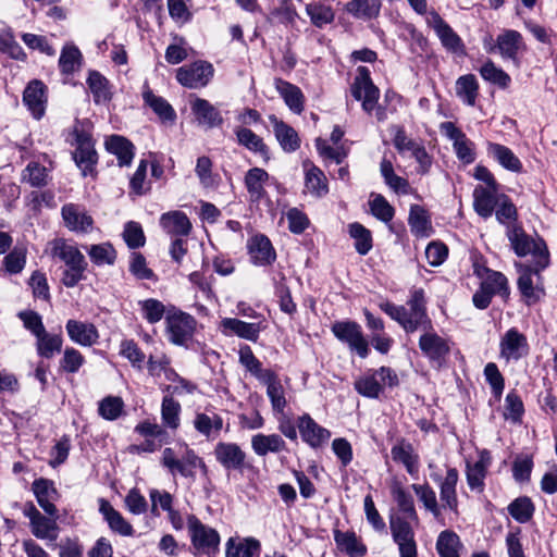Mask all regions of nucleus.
Wrapping results in <instances>:
<instances>
[{
    "mask_svg": "<svg viewBox=\"0 0 557 557\" xmlns=\"http://www.w3.org/2000/svg\"><path fill=\"white\" fill-rule=\"evenodd\" d=\"M65 329L71 341L81 346L90 347L99 338L98 330L92 323L69 320Z\"/></svg>",
    "mask_w": 557,
    "mask_h": 557,
    "instance_id": "aec40b11",
    "label": "nucleus"
},
{
    "mask_svg": "<svg viewBox=\"0 0 557 557\" xmlns=\"http://www.w3.org/2000/svg\"><path fill=\"white\" fill-rule=\"evenodd\" d=\"M508 511L515 520L525 523L531 519L534 507L528 497H520L508 506Z\"/></svg>",
    "mask_w": 557,
    "mask_h": 557,
    "instance_id": "e2e57ef3",
    "label": "nucleus"
},
{
    "mask_svg": "<svg viewBox=\"0 0 557 557\" xmlns=\"http://www.w3.org/2000/svg\"><path fill=\"white\" fill-rule=\"evenodd\" d=\"M380 0H350L346 4V11L357 18L370 20L380 13Z\"/></svg>",
    "mask_w": 557,
    "mask_h": 557,
    "instance_id": "a19ab883",
    "label": "nucleus"
},
{
    "mask_svg": "<svg viewBox=\"0 0 557 557\" xmlns=\"http://www.w3.org/2000/svg\"><path fill=\"white\" fill-rule=\"evenodd\" d=\"M106 148L117 158L120 166L131 165L135 148L128 139L120 135H112L106 140Z\"/></svg>",
    "mask_w": 557,
    "mask_h": 557,
    "instance_id": "2f4dec72",
    "label": "nucleus"
},
{
    "mask_svg": "<svg viewBox=\"0 0 557 557\" xmlns=\"http://www.w3.org/2000/svg\"><path fill=\"white\" fill-rule=\"evenodd\" d=\"M87 84L90 91L92 92L96 103L107 102L111 99L109 82L99 72H90L87 78Z\"/></svg>",
    "mask_w": 557,
    "mask_h": 557,
    "instance_id": "49530a36",
    "label": "nucleus"
},
{
    "mask_svg": "<svg viewBox=\"0 0 557 557\" xmlns=\"http://www.w3.org/2000/svg\"><path fill=\"white\" fill-rule=\"evenodd\" d=\"M496 42L502 57L511 60H516L519 50L523 47L521 34L513 29L502 33Z\"/></svg>",
    "mask_w": 557,
    "mask_h": 557,
    "instance_id": "e433bc0d",
    "label": "nucleus"
},
{
    "mask_svg": "<svg viewBox=\"0 0 557 557\" xmlns=\"http://www.w3.org/2000/svg\"><path fill=\"white\" fill-rule=\"evenodd\" d=\"M195 430L206 438H214L223 429V418L211 412H196L193 421Z\"/></svg>",
    "mask_w": 557,
    "mask_h": 557,
    "instance_id": "cd10ccee",
    "label": "nucleus"
},
{
    "mask_svg": "<svg viewBox=\"0 0 557 557\" xmlns=\"http://www.w3.org/2000/svg\"><path fill=\"white\" fill-rule=\"evenodd\" d=\"M160 224L168 234L172 235H188L191 230L189 219L182 211L163 213L160 218Z\"/></svg>",
    "mask_w": 557,
    "mask_h": 557,
    "instance_id": "c9c22d12",
    "label": "nucleus"
},
{
    "mask_svg": "<svg viewBox=\"0 0 557 557\" xmlns=\"http://www.w3.org/2000/svg\"><path fill=\"white\" fill-rule=\"evenodd\" d=\"M412 490L414 491L419 500L423 504L424 508L429 510L435 518H440L441 506L437 503L436 494L433 488L428 484H412Z\"/></svg>",
    "mask_w": 557,
    "mask_h": 557,
    "instance_id": "864d4df0",
    "label": "nucleus"
},
{
    "mask_svg": "<svg viewBox=\"0 0 557 557\" xmlns=\"http://www.w3.org/2000/svg\"><path fill=\"white\" fill-rule=\"evenodd\" d=\"M29 525L32 533L37 539L54 541L58 537V524L55 519H50L41 515Z\"/></svg>",
    "mask_w": 557,
    "mask_h": 557,
    "instance_id": "603ef678",
    "label": "nucleus"
},
{
    "mask_svg": "<svg viewBox=\"0 0 557 557\" xmlns=\"http://www.w3.org/2000/svg\"><path fill=\"white\" fill-rule=\"evenodd\" d=\"M64 225L75 233H89L92 231L94 219L84 207L76 203H65L61 208Z\"/></svg>",
    "mask_w": 557,
    "mask_h": 557,
    "instance_id": "ddd939ff",
    "label": "nucleus"
},
{
    "mask_svg": "<svg viewBox=\"0 0 557 557\" xmlns=\"http://www.w3.org/2000/svg\"><path fill=\"white\" fill-rule=\"evenodd\" d=\"M480 74L485 81L498 85L502 88H506L510 83V76L502 69L497 67L492 61L486 62L480 69Z\"/></svg>",
    "mask_w": 557,
    "mask_h": 557,
    "instance_id": "69168bd1",
    "label": "nucleus"
},
{
    "mask_svg": "<svg viewBox=\"0 0 557 557\" xmlns=\"http://www.w3.org/2000/svg\"><path fill=\"white\" fill-rule=\"evenodd\" d=\"M221 324L226 335H236L250 342H257L261 331L258 323H248L234 318H225Z\"/></svg>",
    "mask_w": 557,
    "mask_h": 557,
    "instance_id": "393cba45",
    "label": "nucleus"
},
{
    "mask_svg": "<svg viewBox=\"0 0 557 557\" xmlns=\"http://www.w3.org/2000/svg\"><path fill=\"white\" fill-rule=\"evenodd\" d=\"M497 208H495L496 220L504 225L517 224V209L511 200L504 194L500 195Z\"/></svg>",
    "mask_w": 557,
    "mask_h": 557,
    "instance_id": "680f3d73",
    "label": "nucleus"
},
{
    "mask_svg": "<svg viewBox=\"0 0 557 557\" xmlns=\"http://www.w3.org/2000/svg\"><path fill=\"white\" fill-rule=\"evenodd\" d=\"M32 490L36 496L38 505L50 517H57V507L54 502L59 498V493L54 483L48 479H37L32 484Z\"/></svg>",
    "mask_w": 557,
    "mask_h": 557,
    "instance_id": "2eb2a0df",
    "label": "nucleus"
},
{
    "mask_svg": "<svg viewBox=\"0 0 557 557\" xmlns=\"http://www.w3.org/2000/svg\"><path fill=\"white\" fill-rule=\"evenodd\" d=\"M187 525L194 548L208 557H214L220 546V535L218 531L203 524L194 515L188 516Z\"/></svg>",
    "mask_w": 557,
    "mask_h": 557,
    "instance_id": "20e7f679",
    "label": "nucleus"
},
{
    "mask_svg": "<svg viewBox=\"0 0 557 557\" xmlns=\"http://www.w3.org/2000/svg\"><path fill=\"white\" fill-rule=\"evenodd\" d=\"M297 429L301 440L312 448L323 446L331 437V432L318 424L308 413L298 418Z\"/></svg>",
    "mask_w": 557,
    "mask_h": 557,
    "instance_id": "4468645a",
    "label": "nucleus"
},
{
    "mask_svg": "<svg viewBox=\"0 0 557 557\" xmlns=\"http://www.w3.org/2000/svg\"><path fill=\"white\" fill-rule=\"evenodd\" d=\"M351 95L356 100L362 102V109L366 112L371 113L375 109L380 90L374 86L368 67L359 66L357 69V75L351 85Z\"/></svg>",
    "mask_w": 557,
    "mask_h": 557,
    "instance_id": "0eeeda50",
    "label": "nucleus"
},
{
    "mask_svg": "<svg viewBox=\"0 0 557 557\" xmlns=\"http://www.w3.org/2000/svg\"><path fill=\"white\" fill-rule=\"evenodd\" d=\"M52 256L62 260L69 268H86L84 255L74 245L64 239H55L52 243Z\"/></svg>",
    "mask_w": 557,
    "mask_h": 557,
    "instance_id": "b1692460",
    "label": "nucleus"
},
{
    "mask_svg": "<svg viewBox=\"0 0 557 557\" xmlns=\"http://www.w3.org/2000/svg\"><path fill=\"white\" fill-rule=\"evenodd\" d=\"M331 330L339 342L346 344L360 358L368 357L370 352L369 343L363 335L360 324L351 320L336 321Z\"/></svg>",
    "mask_w": 557,
    "mask_h": 557,
    "instance_id": "39448f33",
    "label": "nucleus"
},
{
    "mask_svg": "<svg viewBox=\"0 0 557 557\" xmlns=\"http://www.w3.org/2000/svg\"><path fill=\"white\" fill-rule=\"evenodd\" d=\"M459 537L451 531H443L437 539L436 549L441 557H459Z\"/></svg>",
    "mask_w": 557,
    "mask_h": 557,
    "instance_id": "13d9d810",
    "label": "nucleus"
},
{
    "mask_svg": "<svg viewBox=\"0 0 557 557\" xmlns=\"http://www.w3.org/2000/svg\"><path fill=\"white\" fill-rule=\"evenodd\" d=\"M500 195L497 191V187L476 186L473 191L475 212L484 219L490 218L500 200Z\"/></svg>",
    "mask_w": 557,
    "mask_h": 557,
    "instance_id": "a211bd4d",
    "label": "nucleus"
},
{
    "mask_svg": "<svg viewBox=\"0 0 557 557\" xmlns=\"http://www.w3.org/2000/svg\"><path fill=\"white\" fill-rule=\"evenodd\" d=\"M251 448L259 457H264L269 453L277 454L286 449V443L278 434L258 433L251 437Z\"/></svg>",
    "mask_w": 557,
    "mask_h": 557,
    "instance_id": "5701e85b",
    "label": "nucleus"
},
{
    "mask_svg": "<svg viewBox=\"0 0 557 557\" xmlns=\"http://www.w3.org/2000/svg\"><path fill=\"white\" fill-rule=\"evenodd\" d=\"M191 110L199 124L206 125L209 128L221 126L223 123V117L219 110L206 99L197 98L191 103Z\"/></svg>",
    "mask_w": 557,
    "mask_h": 557,
    "instance_id": "7c9ffc66",
    "label": "nucleus"
},
{
    "mask_svg": "<svg viewBox=\"0 0 557 557\" xmlns=\"http://www.w3.org/2000/svg\"><path fill=\"white\" fill-rule=\"evenodd\" d=\"M407 306L408 308L389 301L379 305L380 309L396 321L406 333L422 331L419 338L420 350L430 361L441 364L449 352V345L433 327L432 320L426 313L423 289L412 290Z\"/></svg>",
    "mask_w": 557,
    "mask_h": 557,
    "instance_id": "f257e3e1",
    "label": "nucleus"
},
{
    "mask_svg": "<svg viewBox=\"0 0 557 557\" xmlns=\"http://www.w3.org/2000/svg\"><path fill=\"white\" fill-rule=\"evenodd\" d=\"M260 552V542L253 537L236 542L231 537L226 543V557H255Z\"/></svg>",
    "mask_w": 557,
    "mask_h": 557,
    "instance_id": "58836bf2",
    "label": "nucleus"
},
{
    "mask_svg": "<svg viewBox=\"0 0 557 557\" xmlns=\"http://www.w3.org/2000/svg\"><path fill=\"white\" fill-rule=\"evenodd\" d=\"M458 471L455 468H449L445 478L440 484V498L443 508H448L451 511H457L458 499L456 485L458 483Z\"/></svg>",
    "mask_w": 557,
    "mask_h": 557,
    "instance_id": "c756f323",
    "label": "nucleus"
},
{
    "mask_svg": "<svg viewBox=\"0 0 557 557\" xmlns=\"http://www.w3.org/2000/svg\"><path fill=\"white\" fill-rule=\"evenodd\" d=\"M507 237L517 256H533L535 262V273L540 277V272L544 270L549 263V255L545 243L543 240L532 239L518 224L508 225Z\"/></svg>",
    "mask_w": 557,
    "mask_h": 557,
    "instance_id": "7ed1b4c3",
    "label": "nucleus"
},
{
    "mask_svg": "<svg viewBox=\"0 0 557 557\" xmlns=\"http://www.w3.org/2000/svg\"><path fill=\"white\" fill-rule=\"evenodd\" d=\"M23 102L35 119H41L47 103L46 86L44 83L37 79L32 81L24 90Z\"/></svg>",
    "mask_w": 557,
    "mask_h": 557,
    "instance_id": "dca6fc26",
    "label": "nucleus"
},
{
    "mask_svg": "<svg viewBox=\"0 0 557 557\" xmlns=\"http://www.w3.org/2000/svg\"><path fill=\"white\" fill-rule=\"evenodd\" d=\"M85 363V358L77 349L66 347L60 360V369L66 373H76Z\"/></svg>",
    "mask_w": 557,
    "mask_h": 557,
    "instance_id": "774afa93",
    "label": "nucleus"
},
{
    "mask_svg": "<svg viewBox=\"0 0 557 557\" xmlns=\"http://www.w3.org/2000/svg\"><path fill=\"white\" fill-rule=\"evenodd\" d=\"M213 76V67L208 62H195L181 66L176 71V79L184 87L196 89L205 87Z\"/></svg>",
    "mask_w": 557,
    "mask_h": 557,
    "instance_id": "1a4fd4ad",
    "label": "nucleus"
},
{
    "mask_svg": "<svg viewBox=\"0 0 557 557\" xmlns=\"http://www.w3.org/2000/svg\"><path fill=\"white\" fill-rule=\"evenodd\" d=\"M181 405L171 396H165L161 405V418L165 426L176 430L180 426Z\"/></svg>",
    "mask_w": 557,
    "mask_h": 557,
    "instance_id": "8fccbe9b",
    "label": "nucleus"
},
{
    "mask_svg": "<svg viewBox=\"0 0 557 557\" xmlns=\"http://www.w3.org/2000/svg\"><path fill=\"white\" fill-rule=\"evenodd\" d=\"M305 171V188L315 198H322L329 193L327 178L323 171L310 161L302 163Z\"/></svg>",
    "mask_w": 557,
    "mask_h": 557,
    "instance_id": "6ab92c4d",
    "label": "nucleus"
},
{
    "mask_svg": "<svg viewBox=\"0 0 557 557\" xmlns=\"http://www.w3.org/2000/svg\"><path fill=\"white\" fill-rule=\"evenodd\" d=\"M268 180V172L261 168L247 171L244 182L251 202L258 203L265 196L264 184Z\"/></svg>",
    "mask_w": 557,
    "mask_h": 557,
    "instance_id": "c85d7f7f",
    "label": "nucleus"
},
{
    "mask_svg": "<svg viewBox=\"0 0 557 557\" xmlns=\"http://www.w3.org/2000/svg\"><path fill=\"white\" fill-rule=\"evenodd\" d=\"M260 382L267 386V395L271 401L273 411L282 413L286 408L287 400L284 387L276 373L272 371L271 373L262 374Z\"/></svg>",
    "mask_w": 557,
    "mask_h": 557,
    "instance_id": "4be33fe9",
    "label": "nucleus"
},
{
    "mask_svg": "<svg viewBox=\"0 0 557 557\" xmlns=\"http://www.w3.org/2000/svg\"><path fill=\"white\" fill-rule=\"evenodd\" d=\"M124 408L122 398L115 396H108L99 403L98 412L99 414L109 421L116 420Z\"/></svg>",
    "mask_w": 557,
    "mask_h": 557,
    "instance_id": "0e129e2a",
    "label": "nucleus"
},
{
    "mask_svg": "<svg viewBox=\"0 0 557 557\" xmlns=\"http://www.w3.org/2000/svg\"><path fill=\"white\" fill-rule=\"evenodd\" d=\"M479 84L474 75L460 76L456 82L457 96L468 106L473 107L478 97Z\"/></svg>",
    "mask_w": 557,
    "mask_h": 557,
    "instance_id": "79ce46f5",
    "label": "nucleus"
},
{
    "mask_svg": "<svg viewBox=\"0 0 557 557\" xmlns=\"http://www.w3.org/2000/svg\"><path fill=\"white\" fill-rule=\"evenodd\" d=\"M74 160L76 165L82 170L84 176L91 173L94 165L97 162V153L94 148V144L76 147Z\"/></svg>",
    "mask_w": 557,
    "mask_h": 557,
    "instance_id": "5fc2aeb1",
    "label": "nucleus"
},
{
    "mask_svg": "<svg viewBox=\"0 0 557 557\" xmlns=\"http://www.w3.org/2000/svg\"><path fill=\"white\" fill-rule=\"evenodd\" d=\"M274 85L289 110L297 114L301 113L304 110V95L300 88L282 78H276Z\"/></svg>",
    "mask_w": 557,
    "mask_h": 557,
    "instance_id": "473e14b6",
    "label": "nucleus"
},
{
    "mask_svg": "<svg viewBox=\"0 0 557 557\" xmlns=\"http://www.w3.org/2000/svg\"><path fill=\"white\" fill-rule=\"evenodd\" d=\"M429 24L435 30L442 45L447 50L455 52L461 48L462 44H461L460 37L454 32V29L437 13L431 14Z\"/></svg>",
    "mask_w": 557,
    "mask_h": 557,
    "instance_id": "a878e982",
    "label": "nucleus"
},
{
    "mask_svg": "<svg viewBox=\"0 0 557 557\" xmlns=\"http://www.w3.org/2000/svg\"><path fill=\"white\" fill-rule=\"evenodd\" d=\"M389 525L393 540L398 545L400 557H417V544L410 523L400 516H392Z\"/></svg>",
    "mask_w": 557,
    "mask_h": 557,
    "instance_id": "9d476101",
    "label": "nucleus"
},
{
    "mask_svg": "<svg viewBox=\"0 0 557 557\" xmlns=\"http://www.w3.org/2000/svg\"><path fill=\"white\" fill-rule=\"evenodd\" d=\"M371 213L380 221L388 223L393 220L395 210L384 196L372 194L369 201Z\"/></svg>",
    "mask_w": 557,
    "mask_h": 557,
    "instance_id": "4d7b16f0",
    "label": "nucleus"
},
{
    "mask_svg": "<svg viewBox=\"0 0 557 557\" xmlns=\"http://www.w3.org/2000/svg\"><path fill=\"white\" fill-rule=\"evenodd\" d=\"M166 333L169 341L177 346H186L194 337L197 321L183 311L170 312L166 318Z\"/></svg>",
    "mask_w": 557,
    "mask_h": 557,
    "instance_id": "423d86ee",
    "label": "nucleus"
},
{
    "mask_svg": "<svg viewBox=\"0 0 557 557\" xmlns=\"http://www.w3.org/2000/svg\"><path fill=\"white\" fill-rule=\"evenodd\" d=\"M520 276L518 278V288L522 296L527 299L528 304L535 302L544 294L542 286V276L540 278L535 273V263L530 264H516Z\"/></svg>",
    "mask_w": 557,
    "mask_h": 557,
    "instance_id": "f8f14e48",
    "label": "nucleus"
},
{
    "mask_svg": "<svg viewBox=\"0 0 557 557\" xmlns=\"http://www.w3.org/2000/svg\"><path fill=\"white\" fill-rule=\"evenodd\" d=\"M270 121L273 124L276 139L283 150L287 152L297 150L300 146V139L297 132L274 115L270 116Z\"/></svg>",
    "mask_w": 557,
    "mask_h": 557,
    "instance_id": "f704fd0d",
    "label": "nucleus"
},
{
    "mask_svg": "<svg viewBox=\"0 0 557 557\" xmlns=\"http://www.w3.org/2000/svg\"><path fill=\"white\" fill-rule=\"evenodd\" d=\"M83 55L79 49L72 45H65L59 58V67L62 74L71 75L82 66Z\"/></svg>",
    "mask_w": 557,
    "mask_h": 557,
    "instance_id": "ea45409f",
    "label": "nucleus"
},
{
    "mask_svg": "<svg viewBox=\"0 0 557 557\" xmlns=\"http://www.w3.org/2000/svg\"><path fill=\"white\" fill-rule=\"evenodd\" d=\"M348 228L349 235L355 239V248L358 253L367 255L372 248L371 232L358 222L349 224Z\"/></svg>",
    "mask_w": 557,
    "mask_h": 557,
    "instance_id": "3c124183",
    "label": "nucleus"
},
{
    "mask_svg": "<svg viewBox=\"0 0 557 557\" xmlns=\"http://www.w3.org/2000/svg\"><path fill=\"white\" fill-rule=\"evenodd\" d=\"M214 456L227 470L242 469L246 459L245 451L235 443H218L214 448Z\"/></svg>",
    "mask_w": 557,
    "mask_h": 557,
    "instance_id": "f3484780",
    "label": "nucleus"
},
{
    "mask_svg": "<svg viewBox=\"0 0 557 557\" xmlns=\"http://www.w3.org/2000/svg\"><path fill=\"white\" fill-rule=\"evenodd\" d=\"M529 343L527 336L518 329L507 330L499 341V356L509 361H518L529 354Z\"/></svg>",
    "mask_w": 557,
    "mask_h": 557,
    "instance_id": "6e6552de",
    "label": "nucleus"
},
{
    "mask_svg": "<svg viewBox=\"0 0 557 557\" xmlns=\"http://www.w3.org/2000/svg\"><path fill=\"white\" fill-rule=\"evenodd\" d=\"M308 15L313 25L317 27H323L334 20V12L329 5L321 3H309L306 8Z\"/></svg>",
    "mask_w": 557,
    "mask_h": 557,
    "instance_id": "052dcab7",
    "label": "nucleus"
},
{
    "mask_svg": "<svg viewBox=\"0 0 557 557\" xmlns=\"http://www.w3.org/2000/svg\"><path fill=\"white\" fill-rule=\"evenodd\" d=\"M183 451L177 455L171 447H166L162 451L161 465L175 476L180 474L183 478L195 480L197 469H200L203 475H207L208 468L201 457L187 444L182 445Z\"/></svg>",
    "mask_w": 557,
    "mask_h": 557,
    "instance_id": "f03ea898",
    "label": "nucleus"
},
{
    "mask_svg": "<svg viewBox=\"0 0 557 557\" xmlns=\"http://www.w3.org/2000/svg\"><path fill=\"white\" fill-rule=\"evenodd\" d=\"M334 539L341 550L350 557H361L366 554V547L358 541L354 532H334Z\"/></svg>",
    "mask_w": 557,
    "mask_h": 557,
    "instance_id": "37998d69",
    "label": "nucleus"
},
{
    "mask_svg": "<svg viewBox=\"0 0 557 557\" xmlns=\"http://www.w3.org/2000/svg\"><path fill=\"white\" fill-rule=\"evenodd\" d=\"M22 182L32 187H44L49 182V172L46 166L38 162H29L22 172Z\"/></svg>",
    "mask_w": 557,
    "mask_h": 557,
    "instance_id": "de8ad7c7",
    "label": "nucleus"
},
{
    "mask_svg": "<svg viewBox=\"0 0 557 557\" xmlns=\"http://www.w3.org/2000/svg\"><path fill=\"white\" fill-rule=\"evenodd\" d=\"M391 454L395 461L405 466L409 474L413 475L418 472V456L413 454V448L410 444L395 445Z\"/></svg>",
    "mask_w": 557,
    "mask_h": 557,
    "instance_id": "c03bdc74",
    "label": "nucleus"
},
{
    "mask_svg": "<svg viewBox=\"0 0 557 557\" xmlns=\"http://www.w3.org/2000/svg\"><path fill=\"white\" fill-rule=\"evenodd\" d=\"M87 252L96 265L113 264L116 258V252L109 243L91 245Z\"/></svg>",
    "mask_w": 557,
    "mask_h": 557,
    "instance_id": "6e6d98bb",
    "label": "nucleus"
},
{
    "mask_svg": "<svg viewBox=\"0 0 557 557\" xmlns=\"http://www.w3.org/2000/svg\"><path fill=\"white\" fill-rule=\"evenodd\" d=\"M408 222L411 232L417 236H428L430 230V219L426 211L419 205L410 207Z\"/></svg>",
    "mask_w": 557,
    "mask_h": 557,
    "instance_id": "09e8293b",
    "label": "nucleus"
},
{
    "mask_svg": "<svg viewBox=\"0 0 557 557\" xmlns=\"http://www.w3.org/2000/svg\"><path fill=\"white\" fill-rule=\"evenodd\" d=\"M441 132L453 141V147L457 158L466 164L475 160L474 144L469 140L466 134L460 131L453 122H443L440 125Z\"/></svg>",
    "mask_w": 557,
    "mask_h": 557,
    "instance_id": "9b49d317",
    "label": "nucleus"
},
{
    "mask_svg": "<svg viewBox=\"0 0 557 557\" xmlns=\"http://www.w3.org/2000/svg\"><path fill=\"white\" fill-rule=\"evenodd\" d=\"M99 503V511L102 513L103 518L113 532L122 536H132L134 534L132 524L126 521L124 517L117 510H115L108 500L101 498Z\"/></svg>",
    "mask_w": 557,
    "mask_h": 557,
    "instance_id": "bb28decb",
    "label": "nucleus"
},
{
    "mask_svg": "<svg viewBox=\"0 0 557 557\" xmlns=\"http://www.w3.org/2000/svg\"><path fill=\"white\" fill-rule=\"evenodd\" d=\"M139 307L143 312V317L151 324L160 322L165 312L164 305L154 298L139 301Z\"/></svg>",
    "mask_w": 557,
    "mask_h": 557,
    "instance_id": "338daca9",
    "label": "nucleus"
},
{
    "mask_svg": "<svg viewBox=\"0 0 557 557\" xmlns=\"http://www.w3.org/2000/svg\"><path fill=\"white\" fill-rule=\"evenodd\" d=\"M143 99L162 121L175 120L176 114L172 106L164 98L156 96L147 85L143 91Z\"/></svg>",
    "mask_w": 557,
    "mask_h": 557,
    "instance_id": "4c0bfd02",
    "label": "nucleus"
},
{
    "mask_svg": "<svg viewBox=\"0 0 557 557\" xmlns=\"http://www.w3.org/2000/svg\"><path fill=\"white\" fill-rule=\"evenodd\" d=\"M251 261L256 265L271 264L275 258V251L270 239L264 235L253 236L248 244Z\"/></svg>",
    "mask_w": 557,
    "mask_h": 557,
    "instance_id": "412c9836",
    "label": "nucleus"
},
{
    "mask_svg": "<svg viewBox=\"0 0 557 557\" xmlns=\"http://www.w3.org/2000/svg\"><path fill=\"white\" fill-rule=\"evenodd\" d=\"M487 153L493 157L504 169L515 173L522 171L521 161L508 147L490 141L487 143Z\"/></svg>",
    "mask_w": 557,
    "mask_h": 557,
    "instance_id": "72a5a7b5",
    "label": "nucleus"
},
{
    "mask_svg": "<svg viewBox=\"0 0 557 557\" xmlns=\"http://www.w3.org/2000/svg\"><path fill=\"white\" fill-rule=\"evenodd\" d=\"M63 339L61 335L49 334L47 331L37 337L36 349L40 357L50 359L62 349Z\"/></svg>",
    "mask_w": 557,
    "mask_h": 557,
    "instance_id": "a18cd8bd",
    "label": "nucleus"
},
{
    "mask_svg": "<svg viewBox=\"0 0 557 557\" xmlns=\"http://www.w3.org/2000/svg\"><path fill=\"white\" fill-rule=\"evenodd\" d=\"M235 135L239 145L253 152H265V145L261 137L246 127L235 128Z\"/></svg>",
    "mask_w": 557,
    "mask_h": 557,
    "instance_id": "bf43d9fd",
    "label": "nucleus"
}]
</instances>
